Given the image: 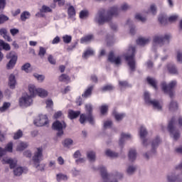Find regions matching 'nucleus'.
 Returning <instances> with one entry per match:
<instances>
[{
	"label": "nucleus",
	"instance_id": "nucleus-22",
	"mask_svg": "<svg viewBox=\"0 0 182 182\" xmlns=\"http://www.w3.org/2000/svg\"><path fill=\"white\" fill-rule=\"evenodd\" d=\"M128 156L130 161H134V160H136L137 153L136 152L135 149H130Z\"/></svg>",
	"mask_w": 182,
	"mask_h": 182
},
{
	"label": "nucleus",
	"instance_id": "nucleus-39",
	"mask_svg": "<svg viewBox=\"0 0 182 182\" xmlns=\"http://www.w3.org/2000/svg\"><path fill=\"white\" fill-rule=\"evenodd\" d=\"M68 15L69 16H75V15H76V11L75 10V7H73V6H70L68 8Z\"/></svg>",
	"mask_w": 182,
	"mask_h": 182
},
{
	"label": "nucleus",
	"instance_id": "nucleus-18",
	"mask_svg": "<svg viewBox=\"0 0 182 182\" xmlns=\"http://www.w3.org/2000/svg\"><path fill=\"white\" fill-rule=\"evenodd\" d=\"M80 115V111H73L72 109H70L68 111V117L71 119V120H73V119H76L77 117H79Z\"/></svg>",
	"mask_w": 182,
	"mask_h": 182
},
{
	"label": "nucleus",
	"instance_id": "nucleus-52",
	"mask_svg": "<svg viewBox=\"0 0 182 182\" xmlns=\"http://www.w3.org/2000/svg\"><path fill=\"white\" fill-rule=\"evenodd\" d=\"M91 55H92V50L89 49L84 53V54L82 55V57L87 59V58H89V56H90Z\"/></svg>",
	"mask_w": 182,
	"mask_h": 182
},
{
	"label": "nucleus",
	"instance_id": "nucleus-59",
	"mask_svg": "<svg viewBox=\"0 0 182 182\" xmlns=\"http://www.w3.org/2000/svg\"><path fill=\"white\" fill-rule=\"evenodd\" d=\"M10 33L13 36H15L17 33H19V30L17 28H11Z\"/></svg>",
	"mask_w": 182,
	"mask_h": 182
},
{
	"label": "nucleus",
	"instance_id": "nucleus-4",
	"mask_svg": "<svg viewBox=\"0 0 182 182\" xmlns=\"http://www.w3.org/2000/svg\"><path fill=\"white\" fill-rule=\"evenodd\" d=\"M134 55H136V48L130 46L128 49L127 54L125 55V60L127 61L130 70L134 72L136 69V60L134 59Z\"/></svg>",
	"mask_w": 182,
	"mask_h": 182
},
{
	"label": "nucleus",
	"instance_id": "nucleus-57",
	"mask_svg": "<svg viewBox=\"0 0 182 182\" xmlns=\"http://www.w3.org/2000/svg\"><path fill=\"white\" fill-rule=\"evenodd\" d=\"M150 11L153 15H156L157 9L156 8V6H154V4L151 5Z\"/></svg>",
	"mask_w": 182,
	"mask_h": 182
},
{
	"label": "nucleus",
	"instance_id": "nucleus-8",
	"mask_svg": "<svg viewBox=\"0 0 182 182\" xmlns=\"http://www.w3.org/2000/svg\"><path fill=\"white\" fill-rule=\"evenodd\" d=\"M144 101L145 103H147V105H153V107L154 109H157V110H161V102L154 100H150V94H149V92H145L144 94Z\"/></svg>",
	"mask_w": 182,
	"mask_h": 182
},
{
	"label": "nucleus",
	"instance_id": "nucleus-3",
	"mask_svg": "<svg viewBox=\"0 0 182 182\" xmlns=\"http://www.w3.org/2000/svg\"><path fill=\"white\" fill-rule=\"evenodd\" d=\"M42 160H43V149L42 147L36 148L33 156V161L34 162V167L40 171L44 170L43 166L39 164Z\"/></svg>",
	"mask_w": 182,
	"mask_h": 182
},
{
	"label": "nucleus",
	"instance_id": "nucleus-50",
	"mask_svg": "<svg viewBox=\"0 0 182 182\" xmlns=\"http://www.w3.org/2000/svg\"><path fill=\"white\" fill-rule=\"evenodd\" d=\"M21 137H22V131L18 130L14 134V140H17V139H21Z\"/></svg>",
	"mask_w": 182,
	"mask_h": 182
},
{
	"label": "nucleus",
	"instance_id": "nucleus-31",
	"mask_svg": "<svg viewBox=\"0 0 182 182\" xmlns=\"http://www.w3.org/2000/svg\"><path fill=\"white\" fill-rule=\"evenodd\" d=\"M30 17H31V13L28 11H24L21 15V21H26V19H29Z\"/></svg>",
	"mask_w": 182,
	"mask_h": 182
},
{
	"label": "nucleus",
	"instance_id": "nucleus-34",
	"mask_svg": "<svg viewBox=\"0 0 182 182\" xmlns=\"http://www.w3.org/2000/svg\"><path fill=\"white\" fill-rule=\"evenodd\" d=\"M68 175H65V174H63V173L57 174L58 181H60L61 180H63L64 181H66V180H68Z\"/></svg>",
	"mask_w": 182,
	"mask_h": 182
},
{
	"label": "nucleus",
	"instance_id": "nucleus-7",
	"mask_svg": "<svg viewBox=\"0 0 182 182\" xmlns=\"http://www.w3.org/2000/svg\"><path fill=\"white\" fill-rule=\"evenodd\" d=\"M176 85H177V82L176 80L171 82L168 85L165 82H164L161 83L162 90L164 92V93H168L170 97L173 98V96H174L173 89Z\"/></svg>",
	"mask_w": 182,
	"mask_h": 182
},
{
	"label": "nucleus",
	"instance_id": "nucleus-42",
	"mask_svg": "<svg viewBox=\"0 0 182 182\" xmlns=\"http://www.w3.org/2000/svg\"><path fill=\"white\" fill-rule=\"evenodd\" d=\"M13 147H14V144H12V142H9V144H7V145L4 149V150H6V151H9V153H12Z\"/></svg>",
	"mask_w": 182,
	"mask_h": 182
},
{
	"label": "nucleus",
	"instance_id": "nucleus-64",
	"mask_svg": "<svg viewBox=\"0 0 182 182\" xmlns=\"http://www.w3.org/2000/svg\"><path fill=\"white\" fill-rule=\"evenodd\" d=\"M177 60L182 63V53L180 51L177 53Z\"/></svg>",
	"mask_w": 182,
	"mask_h": 182
},
{
	"label": "nucleus",
	"instance_id": "nucleus-11",
	"mask_svg": "<svg viewBox=\"0 0 182 182\" xmlns=\"http://www.w3.org/2000/svg\"><path fill=\"white\" fill-rule=\"evenodd\" d=\"M170 38H171V36L168 34H166L164 37L156 36L154 38V46L156 44L164 45V43H168V41H170Z\"/></svg>",
	"mask_w": 182,
	"mask_h": 182
},
{
	"label": "nucleus",
	"instance_id": "nucleus-37",
	"mask_svg": "<svg viewBox=\"0 0 182 182\" xmlns=\"http://www.w3.org/2000/svg\"><path fill=\"white\" fill-rule=\"evenodd\" d=\"M90 95H92V87H89L85 90L84 94H82V97H85V99H86L87 97H89V96H90Z\"/></svg>",
	"mask_w": 182,
	"mask_h": 182
},
{
	"label": "nucleus",
	"instance_id": "nucleus-27",
	"mask_svg": "<svg viewBox=\"0 0 182 182\" xmlns=\"http://www.w3.org/2000/svg\"><path fill=\"white\" fill-rule=\"evenodd\" d=\"M112 114L115 117V120H117V122H120V120H122L125 116L124 114H119L116 111H114Z\"/></svg>",
	"mask_w": 182,
	"mask_h": 182
},
{
	"label": "nucleus",
	"instance_id": "nucleus-28",
	"mask_svg": "<svg viewBox=\"0 0 182 182\" xmlns=\"http://www.w3.org/2000/svg\"><path fill=\"white\" fill-rule=\"evenodd\" d=\"M28 147V144L25 142H19L17 146V151H22Z\"/></svg>",
	"mask_w": 182,
	"mask_h": 182
},
{
	"label": "nucleus",
	"instance_id": "nucleus-21",
	"mask_svg": "<svg viewBox=\"0 0 182 182\" xmlns=\"http://www.w3.org/2000/svg\"><path fill=\"white\" fill-rule=\"evenodd\" d=\"M150 42V38H139L136 41L137 45H140L141 46H144V45H147Z\"/></svg>",
	"mask_w": 182,
	"mask_h": 182
},
{
	"label": "nucleus",
	"instance_id": "nucleus-62",
	"mask_svg": "<svg viewBox=\"0 0 182 182\" xmlns=\"http://www.w3.org/2000/svg\"><path fill=\"white\" fill-rule=\"evenodd\" d=\"M104 127L107 129V127H112V121H106L104 123Z\"/></svg>",
	"mask_w": 182,
	"mask_h": 182
},
{
	"label": "nucleus",
	"instance_id": "nucleus-25",
	"mask_svg": "<svg viewBox=\"0 0 182 182\" xmlns=\"http://www.w3.org/2000/svg\"><path fill=\"white\" fill-rule=\"evenodd\" d=\"M0 49H4V50H11V46L9 44L4 43V41L0 40Z\"/></svg>",
	"mask_w": 182,
	"mask_h": 182
},
{
	"label": "nucleus",
	"instance_id": "nucleus-41",
	"mask_svg": "<svg viewBox=\"0 0 182 182\" xmlns=\"http://www.w3.org/2000/svg\"><path fill=\"white\" fill-rule=\"evenodd\" d=\"M65 147H69L70 146H72L73 144V140L70 139H67L63 142Z\"/></svg>",
	"mask_w": 182,
	"mask_h": 182
},
{
	"label": "nucleus",
	"instance_id": "nucleus-60",
	"mask_svg": "<svg viewBox=\"0 0 182 182\" xmlns=\"http://www.w3.org/2000/svg\"><path fill=\"white\" fill-rule=\"evenodd\" d=\"M60 42V38L59 36H56L53 40L52 41V44L53 45H56Z\"/></svg>",
	"mask_w": 182,
	"mask_h": 182
},
{
	"label": "nucleus",
	"instance_id": "nucleus-36",
	"mask_svg": "<svg viewBox=\"0 0 182 182\" xmlns=\"http://www.w3.org/2000/svg\"><path fill=\"white\" fill-rule=\"evenodd\" d=\"M106 156L108 157H117L118 154L116 152H113L112 150L108 149L105 151Z\"/></svg>",
	"mask_w": 182,
	"mask_h": 182
},
{
	"label": "nucleus",
	"instance_id": "nucleus-13",
	"mask_svg": "<svg viewBox=\"0 0 182 182\" xmlns=\"http://www.w3.org/2000/svg\"><path fill=\"white\" fill-rule=\"evenodd\" d=\"M108 60L115 65H120V63H122V58H120V56H114L113 51H111L108 55Z\"/></svg>",
	"mask_w": 182,
	"mask_h": 182
},
{
	"label": "nucleus",
	"instance_id": "nucleus-49",
	"mask_svg": "<svg viewBox=\"0 0 182 182\" xmlns=\"http://www.w3.org/2000/svg\"><path fill=\"white\" fill-rule=\"evenodd\" d=\"M119 85L122 87H130V85L127 81H119Z\"/></svg>",
	"mask_w": 182,
	"mask_h": 182
},
{
	"label": "nucleus",
	"instance_id": "nucleus-45",
	"mask_svg": "<svg viewBox=\"0 0 182 182\" xmlns=\"http://www.w3.org/2000/svg\"><path fill=\"white\" fill-rule=\"evenodd\" d=\"M135 19L140 21L141 22H146V17H143L141 14H137L135 16Z\"/></svg>",
	"mask_w": 182,
	"mask_h": 182
},
{
	"label": "nucleus",
	"instance_id": "nucleus-26",
	"mask_svg": "<svg viewBox=\"0 0 182 182\" xmlns=\"http://www.w3.org/2000/svg\"><path fill=\"white\" fill-rule=\"evenodd\" d=\"M160 138L157 136L152 142L151 146H152V151L154 153V149L159 146V144H160Z\"/></svg>",
	"mask_w": 182,
	"mask_h": 182
},
{
	"label": "nucleus",
	"instance_id": "nucleus-23",
	"mask_svg": "<svg viewBox=\"0 0 182 182\" xmlns=\"http://www.w3.org/2000/svg\"><path fill=\"white\" fill-rule=\"evenodd\" d=\"M146 80H147L148 83L149 85H151V86H152V87L155 88V90H157V81H156V80L154 78L148 77L146 78Z\"/></svg>",
	"mask_w": 182,
	"mask_h": 182
},
{
	"label": "nucleus",
	"instance_id": "nucleus-53",
	"mask_svg": "<svg viewBox=\"0 0 182 182\" xmlns=\"http://www.w3.org/2000/svg\"><path fill=\"white\" fill-rule=\"evenodd\" d=\"M34 77L39 81V82H43L45 80V76L43 75H40L38 74H35Z\"/></svg>",
	"mask_w": 182,
	"mask_h": 182
},
{
	"label": "nucleus",
	"instance_id": "nucleus-63",
	"mask_svg": "<svg viewBox=\"0 0 182 182\" xmlns=\"http://www.w3.org/2000/svg\"><path fill=\"white\" fill-rule=\"evenodd\" d=\"M130 8L127 4H124L121 6V11H127Z\"/></svg>",
	"mask_w": 182,
	"mask_h": 182
},
{
	"label": "nucleus",
	"instance_id": "nucleus-35",
	"mask_svg": "<svg viewBox=\"0 0 182 182\" xmlns=\"http://www.w3.org/2000/svg\"><path fill=\"white\" fill-rule=\"evenodd\" d=\"M21 70H24L26 73H29L31 72V64L26 63L21 67Z\"/></svg>",
	"mask_w": 182,
	"mask_h": 182
},
{
	"label": "nucleus",
	"instance_id": "nucleus-14",
	"mask_svg": "<svg viewBox=\"0 0 182 182\" xmlns=\"http://www.w3.org/2000/svg\"><path fill=\"white\" fill-rule=\"evenodd\" d=\"M140 138L143 140L144 146H147V139H146V136H147V130L144 127H141L139 129Z\"/></svg>",
	"mask_w": 182,
	"mask_h": 182
},
{
	"label": "nucleus",
	"instance_id": "nucleus-2",
	"mask_svg": "<svg viewBox=\"0 0 182 182\" xmlns=\"http://www.w3.org/2000/svg\"><path fill=\"white\" fill-rule=\"evenodd\" d=\"M119 12H120V9H117V6L112 7L107 11V16L106 11H105V9L101 10L99 12L98 23L100 25H103L105 22H110L113 16H117V15H119Z\"/></svg>",
	"mask_w": 182,
	"mask_h": 182
},
{
	"label": "nucleus",
	"instance_id": "nucleus-1",
	"mask_svg": "<svg viewBox=\"0 0 182 182\" xmlns=\"http://www.w3.org/2000/svg\"><path fill=\"white\" fill-rule=\"evenodd\" d=\"M28 92L30 95L24 94L19 100V105L22 107H28V106H31L33 102L32 97H35L36 95L40 97H46L48 95L46 90L43 88H36V87L33 84H30L28 85Z\"/></svg>",
	"mask_w": 182,
	"mask_h": 182
},
{
	"label": "nucleus",
	"instance_id": "nucleus-33",
	"mask_svg": "<svg viewBox=\"0 0 182 182\" xmlns=\"http://www.w3.org/2000/svg\"><path fill=\"white\" fill-rule=\"evenodd\" d=\"M92 41V36H85L80 39V43H87Z\"/></svg>",
	"mask_w": 182,
	"mask_h": 182
},
{
	"label": "nucleus",
	"instance_id": "nucleus-46",
	"mask_svg": "<svg viewBox=\"0 0 182 182\" xmlns=\"http://www.w3.org/2000/svg\"><path fill=\"white\" fill-rule=\"evenodd\" d=\"M9 106H11L10 103L4 102L3 106L1 107H0V112H5V110H6V109H8V107H9Z\"/></svg>",
	"mask_w": 182,
	"mask_h": 182
},
{
	"label": "nucleus",
	"instance_id": "nucleus-58",
	"mask_svg": "<svg viewBox=\"0 0 182 182\" xmlns=\"http://www.w3.org/2000/svg\"><path fill=\"white\" fill-rule=\"evenodd\" d=\"M46 107H52L53 106V101L52 100H47L46 101Z\"/></svg>",
	"mask_w": 182,
	"mask_h": 182
},
{
	"label": "nucleus",
	"instance_id": "nucleus-30",
	"mask_svg": "<svg viewBox=\"0 0 182 182\" xmlns=\"http://www.w3.org/2000/svg\"><path fill=\"white\" fill-rule=\"evenodd\" d=\"M159 21L161 25H166L167 23V17L164 14H161L159 17Z\"/></svg>",
	"mask_w": 182,
	"mask_h": 182
},
{
	"label": "nucleus",
	"instance_id": "nucleus-32",
	"mask_svg": "<svg viewBox=\"0 0 182 182\" xmlns=\"http://www.w3.org/2000/svg\"><path fill=\"white\" fill-rule=\"evenodd\" d=\"M89 16V11L87 10H82L80 12V19H85Z\"/></svg>",
	"mask_w": 182,
	"mask_h": 182
},
{
	"label": "nucleus",
	"instance_id": "nucleus-24",
	"mask_svg": "<svg viewBox=\"0 0 182 182\" xmlns=\"http://www.w3.org/2000/svg\"><path fill=\"white\" fill-rule=\"evenodd\" d=\"M168 70L169 73H171L172 75H177L178 73L177 68H176V65L173 64L168 65Z\"/></svg>",
	"mask_w": 182,
	"mask_h": 182
},
{
	"label": "nucleus",
	"instance_id": "nucleus-38",
	"mask_svg": "<svg viewBox=\"0 0 182 182\" xmlns=\"http://www.w3.org/2000/svg\"><path fill=\"white\" fill-rule=\"evenodd\" d=\"M108 110H109V106L107 105H102L100 107V113L102 115L106 114Z\"/></svg>",
	"mask_w": 182,
	"mask_h": 182
},
{
	"label": "nucleus",
	"instance_id": "nucleus-61",
	"mask_svg": "<svg viewBox=\"0 0 182 182\" xmlns=\"http://www.w3.org/2000/svg\"><path fill=\"white\" fill-rule=\"evenodd\" d=\"M6 5V0H0V9H4Z\"/></svg>",
	"mask_w": 182,
	"mask_h": 182
},
{
	"label": "nucleus",
	"instance_id": "nucleus-9",
	"mask_svg": "<svg viewBox=\"0 0 182 182\" xmlns=\"http://www.w3.org/2000/svg\"><path fill=\"white\" fill-rule=\"evenodd\" d=\"M53 129L58 132L57 133V136H63V129H66V123H65V122L63 121L62 122L56 121L53 124Z\"/></svg>",
	"mask_w": 182,
	"mask_h": 182
},
{
	"label": "nucleus",
	"instance_id": "nucleus-43",
	"mask_svg": "<svg viewBox=\"0 0 182 182\" xmlns=\"http://www.w3.org/2000/svg\"><path fill=\"white\" fill-rule=\"evenodd\" d=\"M63 41L65 43H70L72 42V36L65 35L63 37Z\"/></svg>",
	"mask_w": 182,
	"mask_h": 182
},
{
	"label": "nucleus",
	"instance_id": "nucleus-15",
	"mask_svg": "<svg viewBox=\"0 0 182 182\" xmlns=\"http://www.w3.org/2000/svg\"><path fill=\"white\" fill-rule=\"evenodd\" d=\"M2 163L3 164H10V168H14L16 166V160L11 159L4 158L2 160Z\"/></svg>",
	"mask_w": 182,
	"mask_h": 182
},
{
	"label": "nucleus",
	"instance_id": "nucleus-44",
	"mask_svg": "<svg viewBox=\"0 0 182 182\" xmlns=\"http://www.w3.org/2000/svg\"><path fill=\"white\" fill-rule=\"evenodd\" d=\"M113 89H114V87H113V85H107L104 86V87L102 88V92H107V91H109V90H113Z\"/></svg>",
	"mask_w": 182,
	"mask_h": 182
},
{
	"label": "nucleus",
	"instance_id": "nucleus-48",
	"mask_svg": "<svg viewBox=\"0 0 182 182\" xmlns=\"http://www.w3.org/2000/svg\"><path fill=\"white\" fill-rule=\"evenodd\" d=\"M9 18L8 16L1 14L0 15V23H4V22H6V21H9Z\"/></svg>",
	"mask_w": 182,
	"mask_h": 182
},
{
	"label": "nucleus",
	"instance_id": "nucleus-20",
	"mask_svg": "<svg viewBox=\"0 0 182 182\" xmlns=\"http://www.w3.org/2000/svg\"><path fill=\"white\" fill-rule=\"evenodd\" d=\"M9 85L10 89H15V85H16V80H15V75H11L9 78Z\"/></svg>",
	"mask_w": 182,
	"mask_h": 182
},
{
	"label": "nucleus",
	"instance_id": "nucleus-56",
	"mask_svg": "<svg viewBox=\"0 0 182 182\" xmlns=\"http://www.w3.org/2000/svg\"><path fill=\"white\" fill-rule=\"evenodd\" d=\"M168 181L169 182H174V181H178V179L176 178L174 176H168Z\"/></svg>",
	"mask_w": 182,
	"mask_h": 182
},
{
	"label": "nucleus",
	"instance_id": "nucleus-12",
	"mask_svg": "<svg viewBox=\"0 0 182 182\" xmlns=\"http://www.w3.org/2000/svg\"><path fill=\"white\" fill-rule=\"evenodd\" d=\"M48 117L46 115H39L36 119L34 120V124L38 127H42L45 124H48Z\"/></svg>",
	"mask_w": 182,
	"mask_h": 182
},
{
	"label": "nucleus",
	"instance_id": "nucleus-10",
	"mask_svg": "<svg viewBox=\"0 0 182 182\" xmlns=\"http://www.w3.org/2000/svg\"><path fill=\"white\" fill-rule=\"evenodd\" d=\"M6 59H11L6 65V69H14V68H15V65H16L18 56L12 53H10L6 55Z\"/></svg>",
	"mask_w": 182,
	"mask_h": 182
},
{
	"label": "nucleus",
	"instance_id": "nucleus-54",
	"mask_svg": "<svg viewBox=\"0 0 182 182\" xmlns=\"http://www.w3.org/2000/svg\"><path fill=\"white\" fill-rule=\"evenodd\" d=\"M178 19V16H171L168 18V22H176Z\"/></svg>",
	"mask_w": 182,
	"mask_h": 182
},
{
	"label": "nucleus",
	"instance_id": "nucleus-19",
	"mask_svg": "<svg viewBox=\"0 0 182 182\" xmlns=\"http://www.w3.org/2000/svg\"><path fill=\"white\" fill-rule=\"evenodd\" d=\"M129 139H132V135L129 134L122 133L121 134V138L119 139V146H123L124 140H129Z\"/></svg>",
	"mask_w": 182,
	"mask_h": 182
},
{
	"label": "nucleus",
	"instance_id": "nucleus-6",
	"mask_svg": "<svg viewBox=\"0 0 182 182\" xmlns=\"http://www.w3.org/2000/svg\"><path fill=\"white\" fill-rule=\"evenodd\" d=\"M176 126V118L173 117L168 123V130L173 136V140H178L180 137V132L174 127Z\"/></svg>",
	"mask_w": 182,
	"mask_h": 182
},
{
	"label": "nucleus",
	"instance_id": "nucleus-47",
	"mask_svg": "<svg viewBox=\"0 0 182 182\" xmlns=\"http://www.w3.org/2000/svg\"><path fill=\"white\" fill-rule=\"evenodd\" d=\"M134 171H136V166H129L127 170V174H129V175L133 174Z\"/></svg>",
	"mask_w": 182,
	"mask_h": 182
},
{
	"label": "nucleus",
	"instance_id": "nucleus-17",
	"mask_svg": "<svg viewBox=\"0 0 182 182\" xmlns=\"http://www.w3.org/2000/svg\"><path fill=\"white\" fill-rule=\"evenodd\" d=\"M14 173L16 176H21L22 173H28V168L18 166L14 169Z\"/></svg>",
	"mask_w": 182,
	"mask_h": 182
},
{
	"label": "nucleus",
	"instance_id": "nucleus-16",
	"mask_svg": "<svg viewBox=\"0 0 182 182\" xmlns=\"http://www.w3.org/2000/svg\"><path fill=\"white\" fill-rule=\"evenodd\" d=\"M0 35L1 36H3V38L6 39V41H7L8 42L12 41V38H11V37L8 35V31L6 30V28H1Z\"/></svg>",
	"mask_w": 182,
	"mask_h": 182
},
{
	"label": "nucleus",
	"instance_id": "nucleus-55",
	"mask_svg": "<svg viewBox=\"0 0 182 182\" xmlns=\"http://www.w3.org/2000/svg\"><path fill=\"white\" fill-rule=\"evenodd\" d=\"M42 12H51L52 9H50V7L47 6H42V9H41Z\"/></svg>",
	"mask_w": 182,
	"mask_h": 182
},
{
	"label": "nucleus",
	"instance_id": "nucleus-5",
	"mask_svg": "<svg viewBox=\"0 0 182 182\" xmlns=\"http://www.w3.org/2000/svg\"><path fill=\"white\" fill-rule=\"evenodd\" d=\"M85 112L86 114H81L80 117V122L81 124H85L86 122L92 123V105H85Z\"/></svg>",
	"mask_w": 182,
	"mask_h": 182
},
{
	"label": "nucleus",
	"instance_id": "nucleus-29",
	"mask_svg": "<svg viewBox=\"0 0 182 182\" xmlns=\"http://www.w3.org/2000/svg\"><path fill=\"white\" fill-rule=\"evenodd\" d=\"M178 109V105L176 102L171 101L169 105V110L171 112H174V110H177Z\"/></svg>",
	"mask_w": 182,
	"mask_h": 182
},
{
	"label": "nucleus",
	"instance_id": "nucleus-40",
	"mask_svg": "<svg viewBox=\"0 0 182 182\" xmlns=\"http://www.w3.org/2000/svg\"><path fill=\"white\" fill-rule=\"evenodd\" d=\"M58 79L60 82H69V80H70L69 76L65 74H63L61 76H60Z\"/></svg>",
	"mask_w": 182,
	"mask_h": 182
},
{
	"label": "nucleus",
	"instance_id": "nucleus-51",
	"mask_svg": "<svg viewBox=\"0 0 182 182\" xmlns=\"http://www.w3.org/2000/svg\"><path fill=\"white\" fill-rule=\"evenodd\" d=\"M45 53H46V50L43 47H41L38 53L39 56H41V58H43V56H45Z\"/></svg>",
	"mask_w": 182,
	"mask_h": 182
}]
</instances>
